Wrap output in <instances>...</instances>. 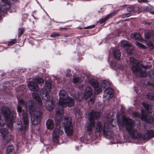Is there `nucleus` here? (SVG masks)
<instances>
[{"mask_svg": "<svg viewBox=\"0 0 154 154\" xmlns=\"http://www.w3.org/2000/svg\"><path fill=\"white\" fill-rule=\"evenodd\" d=\"M121 46L123 47L128 54H131L133 53V47L128 42L125 40L120 42Z\"/></svg>", "mask_w": 154, "mask_h": 154, "instance_id": "13", "label": "nucleus"}, {"mask_svg": "<svg viewBox=\"0 0 154 154\" xmlns=\"http://www.w3.org/2000/svg\"><path fill=\"white\" fill-rule=\"evenodd\" d=\"M130 15H131V14L130 13H129V14H127L126 16H127V17H128L130 16Z\"/></svg>", "mask_w": 154, "mask_h": 154, "instance_id": "36", "label": "nucleus"}, {"mask_svg": "<svg viewBox=\"0 0 154 154\" xmlns=\"http://www.w3.org/2000/svg\"><path fill=\"white\" fill-rule=\"evenodd\" d=\"M100 114L96 112L95 110H93L90 112L89 115V123L85 127L86 130L87 131L89 134L92 131V128L94 126V119H97L100 116Z\"/></svg>", "mask_w": 154, "mask_h": 154, "instance_id": "8", "label": "nucleus"}, {"mask_svg": "<svg viewBox=\"0 0 154 154\" xmlns=\"http://www.w3.org/2000/svg\"><path fill=\"white\" fill-rule=\"evenodd\" d=\"M60 30H62V29H65V30H66V28H65V27H64V28H60Z\"/></svg>", "mask_w": 154, "mask_h": 154, "instance_id": "37", "label": "nucleus"}, {"mask_svg": "<svg viewBox=\"0 0 154 154\" xmlns=\"http://www.w3.org/2000/svg\"><path fill=\"white\" fill-rule=\"evenodd\" d=\"M63 125L64 127L65 133L68 136L72 135L73 133V129L71 118L69 117L65 118Z\"/></svg>", "mask_w": 154, "mask_h": 154, "instance_id": "9", "label": "nucleus"}, {"mask_svg": "<svg viewBox=\"0 0 154 154\" xmlns=\"http://www.w3.org/2000/svg\"><path fill=\"white\" fill-rule=\"evenodd\" d=\"M136 45L140 48L144 49L146 48V47L144 45H143L138 42H136Z\"/></svg>", "mask_w": 154, "mask_h": 154, "instance_id": "24", "label": "nucleus"}, {"mask_svg": "<svg viewBox=\"0 0 154 154\" xmlns=\"http://www.w3.org/2000/svg\"><path fill=\"white\" fill-rule=\"evenodd\" d=\"M44 82L43 80L41 78H36L34 81L30 82L29 83L28 87L31 91H37L39 89L37 83L40 84L43 83Z\"/></svg>", "mask_w": 154, "mask_h": 154, "instance_id": "12", "label": "nucleus"}, {"mask_svg": "<svg viewBox=\"0 0 154 154\" xmlns=\"http://www.w3.org/2000/svg\"><path fill=\"white\" fill-rule=\"evenodd\" d=\"M46 125L47 128L49 129H52L54 127V122L51 119H48L47 121Z\"/></svg>", "mask_w": 154, "mask_h": 154, "instance_id": "17", "label": "nucleus"}, {"mask_svg": "<svg viewBox=\"0 0 154 154\" xmlns=\"http://www.w3.org/2000/svg\"><path fill=\"white\" fill-rule=\"evenodd\" d=\"M139 2H146L147 1L146 0H138Z\"/></svg>", "mask_w": 154, "mask_h": 154, "instance_id": "34", "label": "nucleus"}, {"mask_svg": "<svg viewBox=\"0 0 154 154\" xmlns=\"http://www.w3.org/2000/svg\"><path fill=\"white\" fill-rule=\"evenodd\" d=\"M60 36V35L58 33H53L51 35V36L52 37H57Z\"/></svg>", "mask_w": 154, "mask_h": 154, "instance_id": "30", "label": "nucleus"}, {"mask_svg": "<svg viewBox=\"0 0 154 154\" xmlns=\"http://www.w3.org/2000/svg\"><path fill=\"white\" fill-rule=\"evenodd\" d=\"M150 13L152 14H154V12H153V11H151L150 12Z\"/></svg>", "mask_w": 154, "mask_h": 154, "instance_id": "39", "label": "nucleus"}, {"mask_svg": "<svg viewBox=\"0 0 154 154\" xmlns=\"http://www.w3.org/2000/svg\"><path fill=\"white\" fill-rule=\"evenodd\" d=\"M152 32H153V34H154V31H153Z\"/></svg>", "mask_w": 154, "mask_h": 154, "instance_id": "42", "label": "nucleus"}, {"mask_svg": "<svg viewBox=\"0 0 154 154\" xmlns=\"http://www.w3.org/2000/svg\"><path fill=\"white\" fill-rule=\"evenodd\" d=\"M0 132L4 139H6L8 136V131L6 128L2 129L0 131Z\"/></svg>", "mask_w": 154, "mask_h": 154, "instance_id": "18", "label": "nucleus"}, {"mask_svg": "<svg viewBox=\"0 0 154 154\" xmlns=\"http://www.w3.org/2000/svg\"><path fill=\"white\" fill-rule=\"evenodd\" d=\"M147 45L148 47L150 49H152L154 48V45L152 42H149L147 43Z\"/></svg>", "mask_w": 154, "mask_h": 154, "instance_id": "26", "label": "nucleus"}, {"mask_svg": "<svg viewBox=\"0 0 154 154\" xmlns=\"http://www.w3.org/2000/svg\"><path fill=\"white\" fill-rule=\"evenodd\" d=\"M103 125L102 122H98L95 127L96 131L99 132L103 130V134L105 136L109 135L111 133V132L110 131H108V123H104V125Z\"/></svg>", "mask_w": 154, "mask_h": 154, "instance_id": "11", "label": "nucleus"}, {"mask_svg": "<svg viewBox=\"0 0 154 154\" xmlns=\"http://www.w3.org/2000/svg\"><path fill=\"white\" fill-rule=\"evenodd\" d=\"M118 68H120V69H123V68H122L121 67H120V66L118 67Z\"/></svg>", "mask_w": 154, "mask_h": 154, "instance_id": "40", "label": "nucleus"}, {"mask_svg": "<svg viewBox=\"0 0 154 154\" xmlns=\"http://www.w3.org/2000/svg\"><path fill=\"white\" fill-rule=\"evenodd\" d=\"M82 99V96H81V95H79L78 96V97L77 99L79 100V101H81Z\"/></svg>", "mask_w": 154, "mask_h": 154, "instance_id": "32", "label": "nucleus"}, {"mask_svg": "<svg viewBox=\"0 0 154 154\" xmlns=\"http://www.w3.org/2000/svg\"><path fill=\"white\" fill-rule=\"evenodd\" d=\"M16 43V40L15 39H12L9 41L8 43V45L11 46Z\"/></svg>", "mask_w": 154, "mask_h": 154, "instance_id": "27", "label": "nucleus"}, {"mask_svg": "<svg viewBox=\"0 0 154 154\" xmlns=\"http://www.w3.org/2000/svg\"><path fill=\"white\" fill-rule=\"evenodd\" d=\"M143 105L148 114L145 115L143 112V110H141V116L138 112H136L135 113V116L140 118L143 121L149 123H152L153 121V118L150 115V113L152 112V106H150L146 103H143Z\"/></svg>", "mask_w": 154, "mask_h": 154, "instance_id": "7", "label": "nucleus"}, {"mask_svg": "<svg viewBox=\"0 0 154 154\" xmlns=\"http://www.w3.org/2000/svg\"><path fill=\"white\" fill-rule=\"evenodd\" d=\"M95 26V25H92L91 26L84 27L83 28V29H91V28H94Z\"/></svg>", "mask_w": 154, "mask_h": 154, "instance_id": "31", "label": "nucleus"}, {"mask_svg": "<svg viewBox=\"0 0 154 154\" xmlns=\"http://www.w3.org/2000/svg\"><path fill=\"white\" fill-rule=\"evenodd\" d=\"M51 82L49 80H48L46 82L45 86L44 87V90H41L40 94L43 100L47 102L45 104L46 109L51 111L53 109L54 106V102L52 100H50V97L48 94L51 89Z\"/></svg>", "mask_w": 154, "mask_h": 154, "instance_id": "5", "label": "nucleus"}, {"mask_svg": "<svg viewBox=\"0 0 154 154\" xmlns=\"http://www.w3.org/2000/svg\"><path fill=\"white\" fill-rule=\"evenodd\" d=\"M14 2H16L17 0H12Z\"/></svg>", "mask_w": 154, "mask_h": 154, "instance_id": "38", "label": "nucleus"}, {"mask_svg": "<svg viewBox=\"0 0 154 154\" xmlns=\"http://www.w3.org/2000/svg\"><path fill=\"white\" fill-rule=\"evenodd\" d=\"M59 109L56 111V117L55 119L56 124L58 125L60 123L63 114V110L62 108L66 106L69 107L72 106L74 104L73 99L68 96L67 93L64 90H62L59 94Z\"/></svg>", "mask_w": 154, "mask_h": 154, "instance_id": "2", "label": "nucleus"}, {"mask_svg": "<svg viewBox=\"0 0 154 154\" xmlns=\"http://www.w3.org/2000/svg\"><path fill=\"white\" fill-rule=\"evenodd\" d=\"M82 81L78 77H75L73 78V82L74 83H79L80 84L82 83Z\"/></svg>", "mask_w": 154, "mask_h": 154, "instance_id": "22", "label": "nucleus"}, {"mask_svg": "<svg viewBox=\"0 0 154 154\" xmlns=\"http://www.w3.org/2000/svg\"><path fill=\"white\" fill-rule=\"evenodd\" d=\"M14 147L12 145L8 146L7 148L6 152L7 154L12 152L14 150Z\"/></svg>", "mask_w": 154, "mask_h": 154, "instance_id": "23", "label": "nucleus"}, {"mask_svg": "<svg viewBox=\"0 0 154 154\" xmlns=\"http://www.w3.org/2000/svg\"><path fill=\"white\" fill-rule=\"evenodd\" d=\"M153 41H154V38L153 39Z\"/></svg>", "mask_w": 154, "mask_h": 154, "instance_id": "43", "label": "nucleus"}, {"mask_svg": "<svg viewBox=\"0 0 154 154\" xmlns=\"http://www.w3.org/2000/svg\"><path fill=\"white\" fill-rule=\"evenodd\" d=\"M24 29L23 28H20L18 30V35L20 36L23 33Z\"/></svg>", "mask_w": 154, "mask_h": 154, "instance_id": "29", "label": "nucleus"}, {"mask_svg": "<svg viewBox=\"0 0 154 154\" xmlns=\"http://www.w3.org/2000/svg\"><path fill=\"white\" fill-rule=\"evenodd\" d=\"M129 8H127V10L129 11Z\"/></svg>", "mask_w": 154, "mask_h": 154, "instance_id": "41", "label": "nucleus"}, {"mask_svg": "<svg viewBox=\"0 0 154 154\" xmlns=\"http://www.w3.org/2000/svg\"><path fill=\"white\" fill-rule=\"evenodd\" d=\"M130 60L133 64L132 69L134 74L141 77L146 76L145 68L142 64L132 57L130 58Z\"/></svg>", "mask_w": 154, "mask_h": 154, "instance_id": "6", "label": "nucleus"}, {"mask_svg": "<svg viewBox=\"0 0 154 154\" xmlns=\"http://www.w3.org/2000/svg\"><path fill=\"white\" fill-rule=\"evenodd\" d=\"M2 112L6 118V122L7 123L8 126L11 128L13 125V122L14 118L11 115L9 108L7 107H3L2 108Z\"/></svg>", "mask_w": 154, "mask_h": 154, "instance_id": "10", "label": "nucleus"}, {"mask_svg": "<svg viewBox=\"0 0 154 154\" xmlns=\"http://www.w3.org/2000/svg\"><path fill=\"white\" fill-rule=\"evenodd\" d=\"M92 94V90L91 88L89 87H87L86 88L84 97L85 99L89 98Z\"/></svg>", "mask_w": 154, "mask_h": 154, "instance_id": "16", "label": "nucleus"}, {"mask_svg": "<svg viewBox=\"0 0 154 154\" xmlns=\"http://www.w3.org/2000/svg\"><path fill=\"white\" fill-rule=\"evenodd\" d=\"M112 14H110L107 15L104 18H102L100 20L99 22L100 23H102L106 21L107 20L112 17Z\"/></svg>", "mask_w": 154, "mask_h": 154, "instance_id": "20", "label": "nucleus"}, {"mask_svg": "<svg viewBox=\"0 0 154 154\" xmlns=\"http://www.w3.org/2000/svg\"><path fill=\"white\" fill-rule=\"evenodd\" d=\"M23 125L22 127H21V129L25 130H26L28 127L29 119L28 118L27 114L26 113H23Z\"/></svg>", "mask_w": 154, "mask_h": 154, "instance_id": "15", "label": "nucleus"}, {"mask_svg": "<svg viewBox=\"0 0 154 154\" xmlns=\"http://www.w3.org/2000/svg\"><path fill=\"white\" fill-rule=\"evenodd\" d=\"M151 6H148V7H147V10H149V9H151Z\"/></svg>", "mask_w": 154, "mask_h": 154, "instance_id": "35", "label": "nucleus"}, {"mask_svg": "<svg viewBox=\"0 0 154 154\" xmlns=\"http://www.w3.org/2000/svg\"><path fill=\"white\" fill-rule=\"evenodd\" d=\"M64 133L63 130H62L61 127L59 128L55 129L53 134V139L54 142H57L58 141V138L60 134H62Z\"/></svg>", "mask_w": 154, "mask_h": 154, "instance_id": "14", "label": "nucleus"}, {"mask_svg": "<svg viewBox=\"0 0 154 154\" xmlns=\"http://www.w3.org/2000/svg\"><path fill=\"white\" fill-rule=\"evenodd\" d=\"M110 66L112 67L116 66V64L115 63H114L113 62H111V63H110Z\"/></svg>", "mask_w": 154, "mask_h": 154, "instance_id": "33", "label": "nucleus"}, {"mask_svg": "<svg viewBox=\"0 0 154 154\" xmlns=\"http://www.w3.org/2000/svg\"><path fill=\"white\" fill-rule=\"evenodd\" d=\"M90 83L94 88L95 94H98L102 91L103 89L105 88L103 97L109 100L113 97V91L112 88L110 87V84L108 81L103 80L102 83L99 85L97 81L91 79L90 81Z\"/></svg>", "mask_w": 154, "mask_h": 154, "instance_id": "3", "label": "nucleus"}, {"mask_svg": "<svg viewBox=\"0 0 154 154\" xmlns=\"http://www.w3.org/2000/svg\"><path fill=\"white\" fill-rule=\"evenodd\" d=\"M147 97L149 99L154 100V93H149L147 95Z\"/></svg>", "mask_w": 154, "mask_h": 154, "instance_id": "25", "label": "nucleus"}, {"mask_svg": "<svg viewBox=\"0 0 154 154\" xmlns=\"http://www.w3.org/2000/svg\"><path fill=\"white\" fill-rule=\"evenodd\" d=\"M131 37L136 40H140L141 39L140 35L137 33H134L132 34L131 35Z\"/></svg>", "mask_w": 154, "mask_h": 154, "instance_id": "19", "label": "nucleus"}, {"mask_svg": "<svg viewBox=\"0 0 154 154\" xmlns=\"http://www.w3.org/2000/svg\"><path fill=\"white\" fill-rule=\"evenodd\" d=\"M95 99L94 98H91L88 101V104L91 106L94 103Z\"/></svg>", "mask_w": 154, "mask_h": 154, "instance_id": "28", "label": "nucleus"}, {"mask_svg": "<svg viewBox=\"0 0 154 154\" xmlns=\"http://www.w3.org/2000/svg\"><path fill=\"white\" fill-rule=\"evenodd\" d=\"M113 54L115 58L117 59H119L121 56L120 52L116 50L113 51Z\"/></svg>", "mask_w": 154, "mask_h": 154, "instance_id": "21", "label": "nucleus"}, {"mask_svg": "<svg viewBox=\"0 0 154 154\" xmlns=\"http://www.w3.org/2000/svg\"><path fill=\"white\" fill-rule=\"evenodd\" d=\"M122 124L125 126L128 131L131 137L133 138L142 137L144 139H146L152 137V136L150 134L152 133V131H150L146 133L144 136H142L137 131V129L134 128L135 126L133 121L130 119L123 117L122 119Z\"/></svg>", "mask_w": 154, "mask_h": 154, "instance_id": "4", "label": "nucleus"}, {"mask_svg": "<svg viewBox=\"0 0 154 154\" xmlns=\"http://www.w3.org/2000/svg\"><path fill=\"white\" fill-rule=\"evenodd\" d=\"M32 96L35 100L38 102L39 105L40 106L39 109L37 107L36 104L31 100L29 102L26 103L23 99H18V104L17 109L19 113L22 112V107L21 105L25 106L26 111L30 113L31 117V121L32 125H37L41 121L42 113V100L38 94L32 93Z\"/></svg>", "mask_w": 154, "mask_h": 154, "instance_id": "1", "label": "nucleus"}]
</instances>
